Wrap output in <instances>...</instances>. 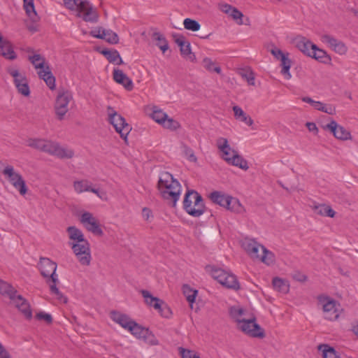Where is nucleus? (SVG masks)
<instances>
[{
  "label": "nucleus",
  "mask_w": 358,
  "mask_h": 358,
  "mask_svg": "<svg viewBox=\"0 0 358 358\" xmlns=\"http://www.w3.org/2000/svg\"><path fill=\"white\" fill-rule=\"evenodd\" d=\"M38 268L42 276L45 278L46 283L49 285L50 294L55 295L60 302L67 303V298L61 293L57 287L59 279L56 273V263L49 258L41 257L38 263Z\"/></svg>",
  "instance_id": "1"
},
{
  "label": "nucleus",
  "mask_w": 358,
  "mask_h": 358,
  "mask_svg": "<svg viewBox=\"0 0 358 358\" xmlns=\"http://www.w3.org/2000/svg\"><path fill=\"white\" fill-rule=\"evenodd\" d=\"M158 188L162 197L171 201L173 206H175L181 193V186L179 182L174 179L169 172H163L159 177Z\"/></svg>",
  "instance_id": "2"
},
{
  "label": "nucleus",
  "mask_w": 358,
  "mask_h": 358,
  "mask_svg": "<svg viewBox=\"0 0 358 358\" xmlns=\"http://www.w3.org/2000/svg\"><path fill=\"white\" fill-rule=\"evenodd\" d=\"M185 210L191 216L199 217L206 211L202 196L195 190H187L183 201Z\"/></svg>",
  "instance_id": "3"
},
{
  "label": "nucleus",
  "mask_w": 358,
  "mask_h": 358,
  "mask_svg": "<svg viewBox=\"0 0 358 358\" xmlns=\"http://www.w3.org/2000/svg\"><path fill=\"white\" fill-rule=\"evenodd\" d=\"M28 59L38 71L40 78L43 79L50 90L55 88V78L52 75L50 66L45 64V59L39 54L29 55Z\"/></svg>",
  "instance_id": "4"
},
{
  "label": "nucleus",
  "mask_w": 358,
  "mask_h": 358,
  "mask_svg": "<svg viewBox=\"0 0 358 358\" xmlns=\"http://www.w3.org/2000/svg\"><path fill=\"white\" fill-rule=\"evenodd\" d=\"M210 199L215 204L220 205L236 213L244 212V208L239 200L230 195L219 191H214L209 195Z\"/></svg>",
  "instance_id": "5"
},
{
  "label": "nucleus",
  "mask_w": 358,
  "mask_h": 358,
  "mask_svg": "<svg viewBox=\"0 0 358 358\" xmlns=\"http://www.w3.org/2000/svg\"><path fill=\"white\" fill-rule=\"evenodd\" d=\"M107 114L108 122L113 126L115 131L120 135V137L127 142L128 134L131 131V127L113 107H107Z\"/></svg>",
  "instance_id": "6"
},
{
  "label": "nucleus",
  "mask_w": 358,
  "mask_h": 358,
  "mask_svg": "<svg viewBox=\"0 0 358 358\" xmlns=\"http://www.w3.org/2000/svg\"><path fill=\"white\" fill-rule=\"evenodd\" d=\"M41 152H44L59 159H71L74 156V151L66 146H62L56 141L45 140Z\"/></svg>",
  "instance_id": "7"
},
{
  "label": "nucleus",
  "mask_w": 358,
  "mask_h": 358,
  "mask_svg": "<svg viewBox=\"0 0 358 358\" xmlns=\"http://www.w3.org/2000/svg\"><path fill=\"white\" fill-rule=\"evenodd\" d=\"M2 174L21 195H24L27 192L25 180L12 165L5 166L2 170Z\"/></svg>",
  "instance_id": "8"
},
{
  "label": "nucleus",
  "mask_w": 358,
  "mask_h": 358,
  "mask_svg": "<svg viewBox=\"0 0 358 358\" xmlns=\"http://www.w3.org/2000/svg\"><path fill=\"white\" fill-rule=\"evenodd\" d=\"M210 274L215 280L227 288L235 290H238L240 288V285L236 275L230 272L220 268L213 267L210 270Z\"/></svg>",
  "instance_id": "9"
},
{
  "label": "nucleus",
  "mask_w": 358,
  "mask_h": 358,
  "mask_svg": "<svg viewBox=\"0 0 358 358\" xmlns=\"http://www.w3.org/2000/svg\"><path fill=\"white\" fill-rule=\"evenodd\" d=\"M318 301L322 306L325 319L333 321L338 318L341 310L338 302L327 296H318Z\"/></svg>",
  "instance_id": "10"
},
{
  "label": "nucleus",
  "mask_w": 358,
  "mask_h": 358,
  "mask_svg": "<svg viewBox=\"0 0 358 358\" xmlns=\"http://www.w3.org/2000/svg\"><path fill=\"white\" fill-rule=\"evenodd\" d=\"M238 329L252 338H262L265 336L264 329L256 322L255 317H248L237 326Z\"/></svg>",
  "instance_id": "11"
},
{
  "label": "nucleus",
  "mask_w": 358,
  "mask_h": 358,
  "mask_svg": "<svg viewBox=\"0 0 358 358\" xmlns=\"http://www.w3.org/2000/svg\"><path fill=\"white\" fill-rule=\"evenodd\" d=\"M69 245L80 264L89 266L92 259L89 242L85 240L79 243H69Z\"/></svg>",
  "instance_id": "12"
},
{
  "label": "nucleus",
  "mask_w": 358,
  "mask_h": 358,
  "mask_svg": "<svg viewBox=\"0 0 358 358\" xmlns=\"http://www.w3.org/2000/svg\"><path fill=\"white\" fill-rule=\"evenodd\" d=\"M72 99V94L69 91L59 92L55 104V110L58 120H62L64 118L69 111V103Z\"/></svg>",
  "instance_id": "13"
},
{
  "label": "nucleus",
  "mask_w": 358,
  "mask_h": 358,
  "mask_svg": "<svg viewBox=\"0 0 358 358\" xmlns=\"http://www.w3.org/2000/svg\"><path fill=\"white\" fill-rule=\"evenodd\" d=\"M7 72L13 78V82L17 92L23 96H28L30 94V90L27 77L13 67L8 68Z\"/></svg>",
  "instance_id": "14"
},
{
  "label": "nucleus",
  "mask_w": 358,
  "mask_h": 358,
  "mask_svg": "<svg viewBox=\"0 0 358 358\" xmlns=\"http://www.w3.org/2000/svg\"><path fill=\"white\" fill-rule=\"evenodd\" d=\"M76 8L79 13H82V17L85 22H96L97 21V13L89 1L80 0Z\"/></svg>",
  "instance_id": "15"
},
{
  "label": "nucleus",
  "mask_w": 358,
  "mask_h": 358,
  "mask_svg": "<svg viewBox=\"0 0 358 358\" xmlns=\"http://www.w3.org/2000/svg\"><path fill=\"white\" fill-rule=\"evenodd\" d=\"M323 128L332 133L334 136L338 140L347 141L352 138L350 132L334 120H331Z\"/></svg>",
  "instance_id": "16"
},
{
  "label": "nucleus",
  "mask_w": 358,
  "mask_h": 358,
  "mask_svg": "<svg viewBox=\"0 0 358 358\" xmlns=\"http://www.w3.org/2000/svg\"><path fill=\"white\" fill-rule=\"evenodd\" d=\"M80 222L92 233L96 235H102L103 231L97 220L90 212H85L81 215Z\"/></svg>",
  "instance_id": "17"
},
{
  "label": "nucleus",
  "mask_w": 358,
  "mask_h": 358,
  "mask_svg": "<svg viewBox=\"0 0 358 358\" xmlns=\"http://www.w3.org/2000/svg\"><path fill=\"white\" fill-rule=\"evenodd\" d=\"M249 255L252 258L260 260L267 265L271 264L274 261L273 254L259 243L258 247H254Z\"/></svg>",
  "instance_id": "18"
},
{
  "label": "nucleus",
  "mask_w": 358,
  "mask_h": 358,
  "mask_svg": "<svg viewBox=\"0 0 358 358\" xmlns=\"http://www.w3.org/2000/svg\"><path fill=\"white\" fill-rule=\"evenodd\" d=\"M321 40L323 43L331 48L334 52L339 55H345L348 51V47L340 40L336 39L334 36L324 34L322 36Z\"/></svg>",
  "instance_id": "19"
},
{
  "label": "nucleus",
  "mask_w": 358,
  "mask_h": 358,
  "mask_svg": "<svg viewBox=\"0 0 358 358\" xmlns=\"http://www.w3.org/2000/svg\"><path fill=\"white\" fill-rule=\"evenodd\" d=\"M24 315V316L30 320L32 317V312L30 305L27 299L22 295L17 294L13 299L10 301Z\"/></svg>",
  "instance_id": "20"
},
{
  "label": "nucleus",
  "mask_w": 358,
  "mask_h": 358,
  "mask_svg": "<svg viewBox=\"0 0 358 358\" xmlns=\"http://www.w3.org/2000/svg\"><path fill=\"white\" fill-rule=\"evenodd\" d=\"M176 44L180 47V51L181 55L191 62H194L196 57L194 53L192 52L190 43L187 41L184 36H180L176 38Z\"/></svg>",
  "instance_id": "21"
},
{
  "label": "nucleus",
  "mask_w": 358,
  "mask_h": 358,
  "mask_svg": "<svg viewBox=\"0 0 358 358\" xmlns=\"http://www.w3.org/2000/svg\"><path fill=\"white\" fill-rule=\"evenodd\" d=\"M113 79L116 83L123 85L127 90H132L134 87L132 80L122 70L118 69L113 70Z\"/></svg>",
  "instance_id": "22"
},
{
  "label": "nucleus",
  "mask_w": 358,
  "mask_h": 358,
  "mask_svg": "<svg viewBox=\"0 0 358 358\" xmlns=\"http://www.w3.org/2000/svg\"><path fill=\"white\" fill-rule=\"evenodd\" d=\"M296 47L304 55L310 57L312 50V46H314L310 41L303 36H297L294 38Z\"/></svg>",
  "instance_id": "23"
},
{
  "label": "nucleus",
  "mask_w": 358,
  "mask_h": 358,
  "mask_svg": "<svg viewBox=\"0 0 358 358\" xmlns=\"http://www.w3.org/2000/svg\"><path fill=\"white\" fill-rule=\"evenodd\" d=\"M227 163L244 171H247L249 169L248 161L240 155L237 151H233L231 158L227 159Z\"/></svg>",
  "instance_id": "24"
},
{
  "label": "nucleus",
  "mask_w": 358,
  "mask_h": 358,
  "mask_svg": "<svg viewBox=\"0 0 358 358\" xmlns=\"http://www.w3.org/2000/svg\"><path fill=\"white\" fill-rule=\"evenodd\" d=\"M127 330H129L131 334L136 338H143L144 341H147V336L150 334L148 329L142 327L135 321L132 322Z\"/></svg>",
  "instance_id": "25"
},
{
  "label": "nucleus",
  "mask_w": 358,
  "mask_h": 358,
  "mask_svg": "<svg viewBox=\"0 0 358 358\" xmlns=\"http://www.w3.org/2000/svg\"><path fill=\"white\" fill-rule=\"evenodd\" d=\"M0 55L10 60H13L17 57L12 44L7 40H3L0 43Z\"/></svg>",
  "instance_id": "26"
},
{
  "label": "nucleus",
  "mask_w": 358,
  "mask_h": 358,
  "mask_svg": "<svg viewBox=\"0 0 358 358\" xmlns=\"http://www.w3.org/2000/svg\"><path fill=\"white\" fill-rule=\"evenodd\" d=\"M111 318L115 322L119 324L125 329H128L129 327L134 321L128 315L116 311L111 313Z\"/></svg>",
  "instance_id": "27"
},
{
  "label": "nucleus",
  "mask_w": 358,
  "mask_h": 358,
  "mask_svg": "<svg viewBox=\"0 0 358 358\" xmlns=\"http://www.w3.org/2000/svg\"><path fill=\"white\" fill-rule=\"evenodd\" d=\"M229 315L237 322V325L248 317L246 310L238 306L230 308Z\"/></svg>",
  "instance_id": "28"
},
{
  "label": "nucleus",
  "mask_w": 358,
  "mask_h": 358,
  "mask_svg": "<svg viewBox=\"0 0 358 358\" xmlns=\"http://www.w3.org/2000/svg\"><path fill=\"white\" fill-rule=\"evenodd\" d=\"M310 57L324 64L328 63L331 60L330 57L327 54V52L324 50L318 48L316 45L312 46Z\"/></svg>",
  "instance_id": "29"
},
{
  "label": "nucleus",
  "mask_w": 358,
  "mask_h": 358,
  "mask_svg": "<svg viewBox=\"0 0 358 358\" xmlns=\"http://www.w3.org/2000/svg\"><path fill=\"white\" fill-rule=\"evenodd\" d=\"M0 294L8 297L11 301L17 294V291L10 284L1 280Z\"/></svg>",
  "instance_id": "30"
},
{
  "label": "nucleus",
  "mask_w": 358,
  "mask_h": 358,
  "mask_svg": "<svg viewBox=\"0 0 358 358\" xmlns=\"http://www.w3.org/2000/svg\"><path fill=\"white\" fill-rule=\"evenodd\" d=\"M233 111L236 120L245 122L248 126H252L253 124V120L238 106H234L233 107Z\"/></svg>",
  "instance_id": "31"
},
{
  "label": "nucleus",
  "mask_w": 358,
  "mask_h": 358,
  "mask_svg": "<svg viewBox=\"0 0 358 358\" xmlns=\"http://www.w3.org/2000/svg\"><path fill=\"white\" fill-rule=\"evenodd\" d=\"M141 293L147 305L153 307L155 309H159L160 308V303L162 300L153 296L148 290L142 289Z\"/></svg>",
  "instance_id": "32"
},
{
  "label": "nucleus",
  "mask_w": 358,
  "mask_h": 358,
  "mask_svg": "<svg viewBox=\"0 0 358 358\" xmlns=\"http://www.w3.org/2000/svg\"><path fill=\"white\" fill-rule=\"evenodd\" d=\"M23 7L27 16L32 22H37L38 20V17L35 10L34 0H23Z\"/></svg>",
  "instance_id": "33"
},
{
  "label": "nucleus",
  "mask_w": 358,
  "mask_h": 358,
  "mask_svg": "<svg viewBox=\"0 0 358 358\" xmlns=\"http://www.w3.org/2000/svg\"><path fill=\"white\" fill-rule=\"evenodd\" d=\"M67 232L71 241L70 243H79L86 240L83 233L75 227H69L67 228Z\"/></svg>",
  "instance_id": "34"
},
{
  "label": "nucleus",
  "mask_w": 358,
  "mask_h": 358,
  "mask_svg": "<svg viewBox=\"0 0 358 358\" xmlns=\"http://www.w3.org/2000/svg\"><path fill=\"white\" fill-rule=\"evenodd\" d=\"M152 38L156 41V45L159 47L163 53L169 49V43L162 34L155 32L152 34Z\"/></svg>",
  "instance_id": "35"
},
{
  "label": "nucleus",
  "mask_w": 358,
  "mask_h": 358,
  "mask_svg": "<svg viewBox=\"0 0 358 358\" xmlns=\"http://www.w3.org/2000/svg\"><path fill=\"white\" fill-rule=\"evenodd\" d=\"M314 211L317 215L329 217H334L336 214L335 211L330 206L324 204L315 206Z\"/></svg>",
  "instance_id": "36"
},
{
  "label": "nucleus",
  "mask_w": 358,
  "mask_h": 358,
  "mask_svg": "<svg viewBox=\"0 0 358 358\" xmlns=\"http://www.w3.org/2000/svg\"><path fill=\"white\" fill-rule=\"evenodd\" d=\"M102 54L110 63H114L117 65H120L123 63L122 59L117 50H104L102 51Z\"/></svg>",
  "instance_id": "37"
},
{
  "label": "nucleus",
  "mask_w": 358,
  "mask_h": 358,
  "mask_svg": "<svg viewBox=\"0 0 358 358\" xmlns=\"http://www.w3.org/2000/svg\"><path fill=\"white\" fill-rule=\"evenodd\" d=\"M167 114L164 113L162 109L159 108L157 106H153L152 108V113H150V117L153 120L159 124H162L166 118L167 117Z\"/></svg>",
  "instance_id": "38"
},
{
  "label": "nucleus",
  "mask_w": 358,
  "mask_h": 358,
  "mask_svg": "<svg viewBox=\"0 0 358 358\" xmlns=\"http://www.w3.org/2000/svg\"><path fill=\"white\" fill-rule=\"evenodd\" d=\"M323 348V358H345L344 355H342L339 352L336 351L334 348L330 347L328 345H324L320 347V348Z\"/></svg>",
  "instance_id": "39"
},
{
  "label": "nucleus",
  "mask_w": 358,
  "mask_h": 358,
  "mask_svg": "<svg viewBox=\"0 0 358 358\" xmlns=\"http://www.w3.org/2000/svg\"><path fill=\"white\" fill-rule=\"evenodd\" d=\"M92 183L87 180H76L73 182L74 190L78 194L90 192Z\"/></svg>",
  "instance_id": "40"
},
{
  "label": "nucleus",
  "mask_w": 358,
  "mask_h": 358,
  "mask_svg": "<svg viewBox=\"0 0 358 358\" xmlns=\"http://www.w3.org/2000/svg\"><path fill=\"white\" fill-rule=\"evenodd\" d=\"M288 55H289V53L280 59L281 66H282L281 73L284 76V77L287 80L290 79L292 77V76L289 73V69L291 68L292 62L288 58Z\"/></svg>",
  "instance_id": "41"
},
{
  "label": "nucleus",
  "mask_w": 358,
  "mask_h": 358,
  "mask_svg": "<svg viewBox=\"0 0 358 358\" xmlns=\"http://www.w3.org/2000/svg\"><path fill=\"white\" fill-rule=\"evenodd\" d=\"M272 283L274 289L278 292L287 293L289 291L287 282L280 278H274Z\"/></svg>",
  "instance_id": "42"
},
{
  "label": "nucleus",
  "mask_w": 358,
  "mask_h": 358,
  "mask_svg": "<svg viewBox=\"0 0 358 358\" xmlns=\"http://www.w3.org/2000/svg\"><path fill=\"white\" fill-rule=\"evenodd\" d=\"M202 65L208 71H214L218 74L221 73V68L218 66H215V62L210 58H204L202 61Z\"/></svg>",
  "instance_id": "43"
},
{
  "label": "nucleus",
  "mask_w": 358,
  "mask_h": 358,
  "mask_svg": "<svg viewBox=\"0 0 358 358\" xmlns=\"http://www.w3.org/2000/svg\"><path fill=\"white\" fill-rule=\"evenodd\" d=\"M102 39L111 44H117L119 41L118 35L110 29L104 30Z\"/></svg>",
  "instance_id": "44"
},
{
  "label": "nucleus",
  "mask_w": 358,
  "mask_h": 358,
  "mask_svg": "<svg viewBox=\"0 0 358 358\" xmlns=\"http://www.w3.org/2000/svg\"><path fill=\"white\" fill-rule=\"evenodd\" d=\"M162 126L167 129L171 130V131H176L180 128V124L177 120L169 117L167 115V117L166 118V120L163 122Z\"/></svg>",
  "instance_id": "45"
},
{
  "label": "nucleus",
  "mask_w": 358,
  "mask_h": 358,
  "mask_svg": "<svg viewBox=\"0 0 358 358\" xmlns=\"http://www.w3.org/2000/svg\"><path fill=\"white\" fill-rule=\"evenodd\" d=\"M183 294L189 303H193L197 294L196 290L192 289L189 286L185 285L182 287Z\"/></svg>",
  "instance_id": "46"
},
{
  "label": "nucleus",
  "mask_w": 358,
  "mask_h": 358,
  "mask_svg": "<svg viewBox=\"0 0 358 358\" xmlns=\"http://www.w3.org/2000/svg\"><path fill=\"white\" fill-rule=\"evenodd\" d=\"M239 75L247 80L250 85H255V76L250 69H241L239 71Z\"/></svg>",
  "instance_id": "47"
},
{
  "label": "nucleus",
  "mask_w": 358,
  "mask_h": 358,
  "mask_svg": "<svg viewBox=\"0 0 358 358\" xmlns=\"http://www.w3.org/2000/svg\"><path fill=\"white\" fill-rule=\"evenodd\" d=\"M183 24H184V27L186 29L190 30L192 31H196L199 30L200 27H201L200 24L197 21L190 19V18L185 19V20L183 22Z\"/></svg>",
  "instance_id": "48"
},
{
  "label": "nucleus",
  "mask_w": 358,
  "mask_h": 358,
  "mask_svg": "<svg viewBox=\"0 0 358 358\" xmlns=\"http://www.w3.org/2000/svg\"><path fill=\"white\" fill-rule=\"evenodd\" d=\"M45 140L42 138H29L27 141V145L41 151Z\"/></svg>",
  "instance_id": "49"
},
{
  "label": "nucleus",
  "mask_w": 358,
  "mask_h": 358,
  "mask_svg": "<svg viewBox=\"0 0 358 358\" xmlns=\"http://www.w3.org/2000/svg\"><path fill=\"white\" fill-rule=\"evenodd\" d=\"M242 246L248 255H250L254 247H258V243L252 239H245L243 241Z\"/></svg>",
  "instance_id": "50"
},
{
  "label": "nucleus",
  "mask_w": 358,
  "mask_h": 358,
  "mask_svg": "<svg viewBox=\"0 0 358 358\" xmlns=\"http://www.w3.org/2000/svg\"><path fill=\"white\" fill-rule=\"evenodd\" d=\"M157 310L162 317L166 318H169L172 313L171 309L164 303L163 301H161L160 308Z\"/></svg>",
  "instance_id": "51"
},
{
  "label": "nucleus",
  "mask_w": 358,
  "mask_h": 358,
  "mask_svg": "<svg viewBox=\"0 0 358 358\" xmlns=\"http://www.w3.org/2000/svg\"><path fill=\"white\" fill-rule=\"evenodd\" d=\"M229 15L234 20H236L237 23L238 24H243V20H242V17H243V13L241 11H239L235 7H234V8H233L232 11L231 12V13L229 14Z\"/></svg>",
  "instance_id": "52"
},
{
  "label": "nucleus",
  "mask_w": 358,
  "mask_h": 358,
  "mask_svg": "<svg viewBox=\"0 0 358 358\" xmlns=\"http://www.w3.org/2000/svg\"><path fill=\"white\" fill-rule=\"evenodd\" d=\"M36 317L39 320H45L48 324H50L52 322V317L50 314L46 313L45 312H40L36 315Z\"/></svg>",
  "instance_id": "53"
},
{
  "label": "nucleus",
  "mask_w": 358,
  "mask_h": 358,
  "mask_svg": "<svg viewBox=\"0 0 358 358\" xmlns=\"http://www.w3.org/2000/svg\"><path fill=\"white\" fill-rule=\"evenodd\" d=\"M105 29L97 27L90 31V35L96 38L102 39Z\"/></svg>",
  "instance_id": "54"
},
{
  "label": "nucleus",
  "mask_w": 358,
  "mask_h": 358,
  "mask_svg": "<svg viewBox=\"0 0 358 358\" xmlns=\"http://www.w3.org/2000/svg\"><path fill=\"white\" fill-rule=\"evenodd\" d=\"M271 54L278 60L280 61V59L284 57L285 55H287L288 53H285L282 50H280L278 48H273L271 50Z\"/></svg>",
  "instance_id": "55"
},
{
  "label": "nucleus",
  "mask_w": 358,
  "mask_h": 358,
  "mask_svg": "<svg viewBox=\"0 0 358 358\" xmlns=\"http://www.w3.org/2000/svg\"><path fill=\"white\" fill-rule=\"evenodd\" d=\"M80 0H64L65 6L69 10H75Z\"/></svg>",
  "instance_id": "56"
},
{
  "label": "nucleus",
  "mask_w": 358,
  "mask_h": 358,
  "mask_svg": "<svg viewBox=\"0 0 358 358\" xmlns=\"http://www.w3.org/2000/svg\"><path fill=\"white\" fill-rule=\"evenodd\" d=\"M216 145L217 148L221 150L222 148H226L227 145H229L228 140L223 137H220L217 139Z\"/></svg>",
  "instance_id": "57"
},
{
  "label": "nucleus",
  "mask_w": 358,
  "mask_h": 358,
  "mask_svg": "<svg viewBox=\"0 0 358 358\" xmlns=\"http://www.w3.org/2000/svg\"><path fill=\"white\" fill-rule=\"evenodd\" d=\"M152 212L150 208L144 207L142 209V217L144 219V220L148 222L150 221V219L152 217Z\"/></svg>",
  "instance_id": "58"
},
{
  "label": "nucleus",
  "mask_w": 358,
  "mask_h": 358,
  "mask_svg": "<svg viewBox=\"0 0 358 358\" xmlns=\"http://www.w3.org/2000/svg\"><path fill=\"white\" fill-rule=\"evenodd\" d=\"M219 8L222 12L229 15L234 7L227 3H220L219 4Z\"/></svg>",
  "instance_id": "59"
},
{
  "label": "nucleus",
  "mask_w": 358,
  "mask_h": 358,
  "mask_svg": "<svg viewBox=\"0 0 358 358\" xmlns=\"http://www.w3.org/2000/svg\"><path fill=\"white\" fill-rule=\"evenodd\" d=\"M180 351L182 358H195L196 357V355L192 354V352L191 350L181 348H180Z\"/></svg>",
  "instance_id": "60"
},
{
  "label": "nucleus",
  "mask_w": 358,
  "mask_h": 358,
  "mask_svg": "<svg viewBox=\"0 0 358 358\" xmlns=\"http://www.w3.org/2000/svg\"><path fill=\"white\" fill-rule=\"evenodd\" d=\"M322 112L329 115H335L336 113V106L331 104H325Z\"/></svg>",
  "instance_id": "61"
},
{
  "label": "nucleus",
  "mask_w": 358,
  "mask_h": 358,
  "mask_svg": "<svg viewBox=\"0 0 358 358\" xmlns=\"http://www.w3.org/2000/svg\"><path fill=\"white\" fill-rule=\"evenodd\" d=\"M0 358H11L9 352L6 350L3 345L0 343Z\"/></svg>",
  "instance_id": "62"
},
{
  "label": "nucleus",
  "mask_w": 358,
  "mask_h": 358,
  "mask_svg": "<svg viewBox=\"0 0 358 358\" xmlns=\"http://www.w3.org/2000/svg\"><path fill=\"white\" fill-rule=\"evenodd\" d=\"M145 341L152 345H155L159 343L157 339L154 336V335L150 331V334L148 335L147 336V341Z\"/></svg>",
  "instance_id": "63"
},
{
  "label": "nucleus",
  "mask_w": 358,
  "mask_h": 358,
  "mask_svg": "<svg viewBox=\"0 0 358 358\" xmlns=\"http://www.w3.org/2000/svg\"><path fill=\"white\" fill-rule=\"evenodd\" d=\"M306 127L310 131H313V132H315V133H317L318 131V129L314 122H307Z\"/></svg>",
  "instance_id": "64"
}]
</instances>
